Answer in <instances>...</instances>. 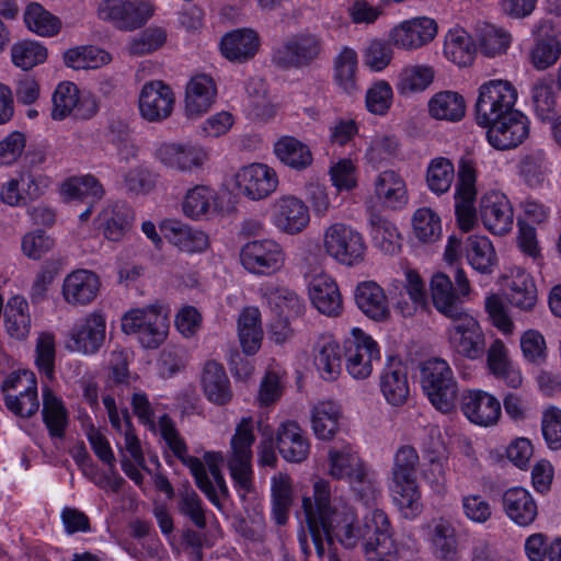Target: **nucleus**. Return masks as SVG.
Masks as SVG:
<instances>
[{
  "mask_svg": "<svg viewBox=\"0 0 561 561\" xmlns=\"http://www.w3.org/2000/svg\"><path fill=\"white\" fill-rule=\"evenodd\" d=\"M312 502L325 524H330L331 535L344 548L353 549L363 540L366 554L378 549L389 553L393 549L390 522L383 511L374 510L359 524L353 506L342 500L332 501L330 482L323 479L313 484Z\"/></svg>",
  "mask_w": 561,
  "mask_h": 561,
  "instance_id": "1",
  "label": "nucleus"
},
{
  "mask_svg": "<svg viewBox=\"0 0 561 561\" xmlns=\"http://www.w3.org/2000/svg\"><path fill=\"white\" fill-rule=\"evenodd\" d=\"M254 421L251 416L242 417L236 426L230 440L227 466L234 488L241 499L253 489L252 471V445L255 442Z\"/></svg>",
  "mask_w": 561,
  "mask_h": 561,
  "instance_id": "2",
  "label": "nucleus"
},
{
  "mask_svg": "<svg viewBox=\"0 0 561 561\" xmlns=\"http://www.w3.org/2000/svg\"><path fill=\"white\" fill-rule=\"evenodd\" d=\"M420 383L424 394L438 411L451 412L456 405L458 385L449 364L432 357L419 365Z\"/></svg>",
  "mask_w": 561,
  "mask_h": 561,
  "instance_id": "3",
  "label": "nucleus"
},
{
  "mask_svg": "<svg viewBox=\"0 0 561 561\" xmlns=\"http://www.w3.org/2000/svg\"><path fill=\"white\" fill-rule=\"evenodd\" d=\"M122 330L126 334H136L145 348H158L169 332L168 314L159 305L133 309L122 318Z\"/></svg>",
  "mask_w": 561,
  "mask_h": 561,
  "instance_id": "4",
  "label": "nucleus"
},
{
  "mask_svg": "<svg viewBox=\"0 0 561 561\" xmlns=\"http://www.w3.org/2000/svg\"><path fill=\"white\" fill-rule=\"evenodd\" d=\"M323 45L318 34L297 33L273 48L272 64L280 70L310 67L321 58Z\"/></svg>",
  "mask_w": 561,
  "mask_h": 561,
  "instance_id": "5",
  "label": "nucleus"
},
{
  "mask_svg": "<svg viewBox=\"0 0 561 561\" xmlns=\"http://www.w3.org/2000/svg\"><path fill=\"white\" fill-rule=\"evenodd\" d=\"M323 248L329 256L347 266L360 263L366 251L362 233L342 222L332 224L324 230Z\"/></svg>",
  "mask_w": 561,
  "mask_h": 561,
  "instance_id": "6",
  "label": "nucleus"
},
{
  "mask_svg": "<svg viewBox=\"0 0 561 561\" xmlns=\"http://www.w3.org/2000/svg\"><path fill=\"white\" fill-rule=\"evenodd\" d=\"M153 4L146 0H102L98 18L123 31L141 27L153 14Z\"/></svg>",
  "mask_w": 561,
  "mask_h": 561,
  "instance_id": "7",
  "label": "nucleus"
},
{
  "mask_svg": "<svg viewBox=\"0 0 561 561\" xmlns=\"http://www.w3.org/2000/svg\"><path fill=\"white\" fill-rule=\"evenodd\" d=\"M344 358L347 373L355 379H366L374 362L380 360L378 344L363 330L354 328L344 340Z\"/></svg>",
  "mask_w": 561,
  "mask_h": 561,
  "instance_id": "8",
  "label": "nucleus"
},
{
  "mask_svg": "<svg viewBox=\"0 0 561 561\" xmlns=\"http://www.w3.org/2000/svg\"><path fill=\"white\" fill-rule=\"evenodd\" d=\"M447 329L450 347L459 355L478 359L485 352V337L479 322L467 311L449 318Z\"/></svg>",
  "mask_w": 561,
  "mask_h": 561,
  "instance_id": "9",
  "label": "nucleus"
},
{
  "mask_svg": "<svg viewBox=\"0 0 561 561\" xmlns=\"http://www.w3.org/2000/svg\"><path fill=\"white\" fill-rule=\"evenodd\" d=\"M477 197L476 171L470 161L461 159L458 168V181L455 192V214L458 227L468 232L476 226L478 214L474 206Z\"/></svg>",
  "mask_w": 561,
  "mask_h": 561,
  "instance_id": "10",
  "label": "nucleus"
},
{
  "mask_svg": "<svg viewBox=\"0 0 561 561\" xmlns=\"http://www.w3.org/2000/svg\"><path fill=\"white\" fill-rule=\"evenodd\" d=\"M240 261L250 273L271 275L283 267L285 253L282 245L272 239L254 240L242 247Z\"/></svg>",
  "mask_w": 561,
  "mask_h": 561,
  "instance_id": "11",
  "label": "nucleus"
},
{
  "mask_svg": "<svg viewBox=\"0 0 561 561\" xmlns=\"http://www.w3.org/2000/svg\"><path fill=\"white\" fill-rule=\"evenodd\" d=\"M156 157L167 168L183 173L203 169L209 159L208 151L203 146L191 141L162 144L157 149Z\"/></svg>",
  "mask_w": 561,
  "mask_h": 561,
  "instance_id": "12",
  "label": "nucleus"
},
{
  "mask_svg": "<svg viewBox=\"0 0 561 561\" xmlns=\"http://www.w3.org/2000/svg\"><path fill=\"white\" fill-rule=\"evenodd\" d=\"M502 295L516 308L529 311L537 302L533 277L522 267H510L496 280Z\"/></svg>",
  "mask_w": 561,
  "mask_h": 561,
  "instance_id": "13",
  "label": "nucleus"
},
{
  "mask_svg": "<svg viewBox=\"0 0 561 561\" xmlns=\"http://www.w3.org/2000/svg\"><path fill=\"white\" fill-rule=\"evenodd\" d=\"M105 329L104 317L93 312L73 324L66 347L83 355L96 354L104 343Z\"/></svg>",
  "mask_w": 561,
  "mask_h": 561,
  "instance_id": "14",
  "label": "nucleus"
},
{
  "mask_svg": "<svg viewBox=\"0 0 561 561\" xmlns=\"http://www.w3.org/2000/svg\"><path fill=\"white\" fill-rule=\"evenodd\" d=\"M239 192L252 201L271 195L278 185L275 171L263 163H252L241 168L236 174Z\"/></svg>",
  "mask_w": 561,
  "mask_h": 561,
  "instance_id": "15",
  "label": "nucleus"
},
{
  "mask_svg": "<svg viewBox=\"0 0 561 561\" xmlns=\"http://www.w3.org/2000/svg\"><path fill=\"white\" fill-rule=\"evenodd\" d=\"M272 220L280 231L297 234L309 225L310 214L302 199L294 195H284L273 204Z\"/></svg>",
  "mask_w": 561,
  "mask_h": 561,
  "instance_id": "16",
  "label": "nucleus"
},
{
  "mask_svg": "<svg viewBox=\"0 0 561 561\" xmlns=\"http://www.w3.org/2000/svg\"><path fill=\"white\" fill-rule=\"evenodd\" d=\"M174 102V93L164 82H147L139 95L140 114L148 122H161L171 115Z\"/></svg>",
  "mask_w": 561,
  "mask_h": 561,
  "instance_id": "17",
  "label": "nucleus"
},
{
  "mask_svg": "<svg viewBox=\"0 0 561 561\" xmlns=\"http://www.w3.org/2000/svg\"><path fill=\"white\" fill-rule=\"evenodd\" d=\"M528 121L519 111H508L493 117V148L510 150L528 136Z\"/></svg>",
  "mask_w": 561,
  "mask_h": 561,
  "instance_id": "18",
  "label": "nucleus"
},
{
  "mask_svg": "<svg viewBox=\"0 0 561 561\" xmlns=\"http://www.w3.org/2000/svg\"><path fill=\"white\" fill-rule=\"evenodd\" d=\"M535 44L529 51L530 64L537 70H546L553 66L561 56V42L548 20H541L533 30Z\"/></svg>",
  "mask_w": 561,
  "mask_h": 561,
  "instance_id": "19",
  "label": "nucleus"
},
{
  "mask_svg": "<svg viewBox=\"0 0 561 561\" xmlns=\"http://www.w3.org/2000/svg\"><path fill=\"white\" fill-rule=\"evenodd\" d=\"M312 306L322 314L337 317L342 313V296L335 280L328 274L312 276L308 285Z\"/></svg>",
  "mask_w": 561,
  "mask_h": 561,
  "instance_id": "20",
  "label": "nucleus"
},
{
  "mask_svg": "<svg viewBox=\"0 0 561 561\" xmlns=\"http://www.w3.org/2000/svg\"><path fill=\"white\" fill-rule=\"evenodd\" d=\"M436 33V22L424 16L404 21L391 31L390 38L397 47L415 49L431 42Z\"/></svg>",
  "mask_w": 561,
  "mask_h": 561,
  "instance_id": "21",
  "label": "nucleus"
},
{
  "mask_svg": "<svg viewBox=\"0 0 561 561\" xmlns=\"http://www.w3.org/2000/svg\"><path fill=\"white\" fill-rule=\"evenodd\" d=\"M101 282L89 270H77L66 276L62 284V297L69 305L87 306L98 296Z\"/></svg>",
  "mask_w": 561,
  "mask_h": 561,
  "instance_id": "22",
  "label": "nucleus"
},
{
  "mask_svg": "<svg viewBox=\"0 0 561 561\" xmlns=\"http://www.w3.org/2000/svg\"><path fill=\"white\" fill-rule=\"evenodd\" d=\"M260 44V36L254 30L237 28L221 37L220 51L228 60L243 64L256 55Z\"/></svg>",
  "mask_w": 561,
  "mask_h": 561,
  "instance_id": "23",
  "label": "nucleus"
},
{
  "mask_svg": "<svg viewBox=\"0 0 561 561\" xmlns=\"http://www.w3.org/2000/svg\"><path fill=\"white\" fill-rule=\"evenodd\" d=\"M502 507L506 516L516 525L527 527L538 516V506L528 490L513 486L502 494Z\"/></svg>",
  "mask_w": 561,
  "mask_h": 561,
  "instance_id": "24",
  "label": "nucleus"
},
{
  "mask_svg": "<svg viewBox=\"0 0 561 561\" xmlns=\"http://www.w3.org/2000/svg\"><path fill=\"white\" fill-rule=\"evenodd\" d=\"M217 95L214 79L207 75H197L186 84L185 114L191 118L199 117L209 111Z\"/></svg>",
  "mask_w": 561,
  "mask_h": 561,
  "instance_id": "25",
  "label": "nucleus"
},
{
  "mask_svg": "<svg viewBox=\"0 0 561 561\" xmlns=\"http://www.w3.org/2000/svg\"><path fill=\"white\" fill-rule=\"evenodd\" d=\"M368 465L348 443L332 446L328 451V473L335 480L348 481Z\"/></svg>",
  "mask_w": 561,
  "mask_h": 561,
  "instance_id": "26",
  "label": "nucleus"
},
{
  "mask_svg": "<svg viewBox=\"0 0 561 561\" xmlns=\"http://www.w3.org/2000/svg\"><path fill=\"white\" fill-rule=\"evenodd\" d=\"M375 196L379 203L389 209L399 210L409 202L405 181L393 170L379 173L374 183Z\"/></svg>",
  "mask_w": 561,
  "mask_h": 561,
  "instance_id": "27",
  "label": "nucleus"
},
{
  "mask_svg": "<svg viewBox=\"0 0 561 561\" xmlns=\"http://www.w3.org/2000/svg\"><path fill=\"white\" fill-rule=\"evenodd\" d=\"M391 499L405 519H414L423 510L416 478H390Z\"/></svg>",
  "mask_w": 561,
  "mask_h": 561,
  "instance_id": "28",
  "label": "nucleus"
},
{
  "mask_svg": "<svg viewBox=\"0 0 561 561\" xmlns=\"http://www.w3.org/2000/svg\"><path fill=\"white\" fill-rule=\"evenodd\" d=\"M277 448L286 461L301 462L309 455L310 444L298 423L287 421L277 430Z\"/></svg>",
  "mask_w": 561,
  "mask_h": 561,
  "instance_id": "29",
  "label": "nucleus"
},
{
  "mask_svg": "<svg viewBox=\"0 0 561 561\" xmlns=\"http://www.w3.org/2000/svg\"><path fill=\"white\" fill-rule=\"evenodd\" d=\"M201 382L204 394L214 404L226 405L233 397L230 380L221 364L207 360L204 365Z\"/></svg>",
  "mask_w": 561,
  "mask_h": 561,
  "instance_id": "30",
  "label": "nucleus"
},
{
  "mask_svg": "<svg viewBox=\"0 0 561 561\" xmlns=\"http://www.w3.org/2000/svg\"><path fill=\"white\" fill-rule=\"evenodd\" d=\"M162 231L173 245L186 253L204 252L210 244L207 233L180 221L164 224Z\"/></svg>",
  "mask_w": 561,
  "mask_h": 561,
  "instance_id": "31",
  "label": "nucleus"
},
{
  "mask_svg": "<svg viewBox=\"0 0 561 561\" xmlns=\"http://www.w3.org/2000/svg\"><path fill=\"white\" fill-rule=\"evenodd\" d=\"M380 390L387 402L403 405L410 394L407 368L400 362H391L380 376Z\"/></svg>",
  "mask_w": 561,
  "mask_h": 561,
  "instance_id": "32",
  "label": "nucleus"
},
{
  "mask_svg": "<svg viewBox=\"0 0 561 561\" xmlns=\"http://www.w3.org/2000/svg\"><path fill=\"white\" fill-rule=\"evenodd\" d=\"M357 307L375 321L386 320L390 316L387 296L383 289L375 282H363L355 290Z\"/></svg>",
  "mask_w": 561,
  "mask_h": 561,
  "instance_id": "33",
  "label": "nucleus"
},
{
  "mask_svg": "<svg viewBox=\"0 0 561 561\" xmlns=\"http://www.w3.org/2000/svg\"><path fill=\"white\" fill-rule=\"evenodd\" d=\"M313 363L323 380H335L342 370L341 352L331 335H321L313 346Z\"/></svg>",
  "mask_w": 561,
  "mask_h": 561,
  "instance_id": "34",
  "label": "nucleus"
},
{
  "mask_svg": "<svg viewBox=\"0 0 561 561\" xmlns=\"http://www.w3.org/2000/svg\"><path fill=\"white\" fill-rule=\"evenodd\" d=\"M431 291L435 308L446 318L449 319L466 311L460 294L456 291L446 274L437 273L432 277Z\"/></svg>",
  "mask_w": 561,
  "mask_h": 561,
  "instance_id": "35",
  "label": "nucleus"
},
{
  "mask_svg": "<svg viewBox=\"0 0 561 561\" xmlns=\"http://www.w3.org/2000/svg\"><path fill=\"white\" fill-rule=\"evenodd\" d=\"M274 153L286 167L301 172L313 163L309 146L293 136H283L274 144Z\"/></svg>",
  "mask_w": 561,
  "mask_h": 561,
  "instance_id": "36",
  "label": "nucleus"
},
{
  "mask_svg": "<svg viewBox=\"0 0 561 561\" xmlns=\"http://www.w3.org/2000/svg\"><path fill=\"white\" fill-rule=\"evenodd\" d=\"M428 113L435 119L460 122L466 115L465 98L457 91H439L430 99Z\"/></svg>",
  "mask_w": 561,
  "mask_h": 561,
  "instance_id": "37",
  "label": "nucleus"
},
{
  "mask_svg": "<svg viewBox=\"0 0 561 561\" xmlns=\"http://www.w3.org/2000/svg\"><path fill=\"white\" fill-rule=\"evenodd\" d=\"M518 175L530 188L542 187L550 173L549 163L542 149H530L523 153L517 164Z\"/></svg>",
  "mask_w": 561,
  "mask_h": 561,
  "instance_id": "38",
  "label": "nucleus"
},
{
  "mask_svg": "<svg viewBox=\"0 0 561 561\" xmlns=\"http://www.w3.org/2000/svg\"><path fill=\"white\" fill-rule=\"evenodd\" d=\"M333 79L346 93L353 94L358 87V56L351 47H343L333 59Z\"/></svg>",
  "mask_w": 561,
  "mask_h": 561,
  "instance_id": "39",
  "label": "nucleus"
},
{
  "mask_svg": "<svg viewBox=\"0 0 561 561\" xmlns=\"http://www.w3.org/2000/svg\"><path fill=\"white\" fill-rule=\"evenodd\" d=\"M272 516L277 525H285L294 502L291 478L284 472L274 474L271 479Z\"/></svg>",
  "mask_w": 561,
  "mask_h": 561,
  "instance_id": "40",
  "label": "nucleus"
},
{
  "mask_svg": "<svg viewBox=\"0 0 561 561\" xmlns=\"http://www.w3.org/2000/svg\"><path fill=\"white\" fill-rule=\"evenodd\" d=\"M61 193L69 202L99 203L104 196V188L95 176L87 174L67 180Z\"/></svg>",
  "mask_w": 561,
  "mask_h": 561,
  "instance_id": "41",
  "label": "nucleus"
},
{
  "mask_svg": "<svg viewBox=\"0 0 561 561\" xmlns=\"http://www.w3.org/2000/svg\"><path fill=\"white\" fill-rule=\"evenodd\" d=\"M444 54L448 60L457 66L468 67L474 60L477 47L471 35L465 30L455 28L449 31L446 36Z\"/></svg>",
  "mask_w": 561,
  "mask_h": 561,
  "instance_id": "42",
  "label": "nucleus"
},
{
  "mask_svg": "<svg viewBox=\"0 0 561 561\" xmlns=\"http://www.w3.org/2000/svg\"><path fill=\"white\" fill-rule=\"evenodd\" d=\"M341 419L340 405L331 400L318 402L311 412V424L314 435L319 439L333 438L339 430Z\"/></svg>",
  "mask_w": 561,
  "mask_h": 561,
  "instance_id": "43",
  "label": "nucleus"
},
{
  "mask_svg": "<svg viewBox=\"0 0 561 561\" xmlns=\"http://www.w3.org/2000/svg\"><path fill=\"white\" fill-rule=\"evenodd\" d=\"M43 422L51 438H62L68 425V412L62 401L49 388L43 390Z\"/></svg>",
  "mask_w": 561,
  "mask_h": 561,
  "instance_id": "44",
  "label": "nucleus"
},
{
  "mask_svg": "<svg viewBox=\"0 0 561 561\" xmlns=\"http://www.w3.org/2000/svg\"><path fill=\"white\" fill-rule=\"evenodd\" d=\"M4 323L10 336L22 340L27 336L31 329L28 304L23 296L11 297L4 309Z\"/></svg>",
  "mask_w": 561,
  "mask_h": 561,
  "instance_id": "45",
  "label": "nucleus"
},
{
  "mask_svg": "<svg viewBox=\"0 0 561 561\" xmlns=\"http://www.w3.org/2000/svg\"><path fill=\"white\" fill-rule=\"evenodd\" d=\"M460 409L466 417L477 425L491 424V394L481 390L463 391L460 398Z\"/></svg>",
  "mask_w": 561,
  "mask_h": 561,
  "instance_id": "46",
  "label": "nucleus"
},
{
  "mask_svg": "<svg viewBox=\"0 0 561 561\" xmlns=\"http://www.w3.org/2000/svg\"><path fill=\"white\" fill-rule=\"evenodd\" d=\"M431 542L434 554L447 561H454L457 558V538L454 526L444 518L433 520L431 531Z\"/></svg>",
  "mask_w": 561,
  "mask_h": 561,
  "instance_id": "47",
  "label": "nucleus"
},
{
  "mask_svg": "<svg viewBox=\"0 0 561 561\" xmlns=\"http://www.w3.org/2000/svg\"><path fill=\"white\" fill-rule=\"evenodd\" d=\"M405 285L404 294L409 296L410 301L401 294V299L396 302V309L403 317H412L419 307H424L426 302L425 285L420 274L412 268L404 271Z\"/></svg>",
  "mask_w": 561,
  "mask_h": 561,
  "instance_id": "48",
  "label": "nucleus"
},
{
  "mask_svg": "<svg viewBox=\"0 0 561 561\" xmlns=\"http://www.w3.org/2000/svg\"><path fill=\"white\" fill-rule=\"evenodd\" d=\"M302 508L317 554L322 558L325 553L324 540L329 546H333L335 540L329 530L331 529L330 524H325L310 497L302 499Z\"/></svg>",
  "mask_w": 561,
  "mask_h": 561,
  "instance_id": "49",
  "label": "nucleus"
},
{
  "mask_svg": "<svg viewBox=\"0 0 561 561\" xmlns=\"http://www.w3.org/2000/svg\"><path fill=\"white\" fill-rule=\"evenodd\" d=\"M493 376L502 379L508 387L518 388L522 386L520 370L510 358L508 350L499 339L493 340Z\"/></svg>",
  "mask_w": 561,
  "mask_h": 561,
  "instance_id": "50",
  "label": "nucleus"
},
{
  "mask_svg": "<svg viewBox=\"0 0 561 561\" xmlns=\"http://www.w3.org/2000/svg\"><path fill=\"white\" fill-rule=\"evenodd\" d=\"M217 195L216 192L208 186L197 185L190 190L182 203L183 213L193 219L215 210Z\"/></svg>",
  "mask_w": 561,
  "mask_h": 561,
  "instance_id": "51",
  "label": "nucleus"
},
{
  "mask_svg": "<svg viewBox=\"0 0 561 561\" xmlns=\"http://www.w3.org/2000/svg\"><path fill=\"white\" fill-rule=\"evenodd\" d=\"M24 22L30 31L41 36H54L61 27L60 20L37 2L27 5Z\"/></svg>",
  "mask_w": 561,
  "mask_h": 561,
  "instance_id": "52",
  "label": "nucleus"
},
{
  "mask_svg": "<svg viewBox=\"0 0 561 561\" xmlns=\"http://www.w3.org/2000/svg\"><path fill=\"white\" fill-rule=\"evenodd\" d=\"M454 179L455 168L449 159L437 157L431 160L426 170V184L431 192L437 195L448 192Z\"/></svg>",
  "mask_w": 561,
  "mask_h": 561,
  "instance_id": "53",
  "label": "nucleus"
},
{
  "mask_svg": "<svg viewBox=\"0 0 561 561\" xmlns=\"http://www.w3.org/2000/svg\"><path fill=\"white\" fill-rule=\"evenodd\" d=\"M370 236L374 243L386 253H394L399 248L397 227L380 215L373 214L369 218Z\"/></svg>",
  "mask_w": 561,
  "mask_h": 561,
  "instance_id": "54",
  "label": "nucleus"
},
{
  "mask_svg": "<svg viewBox=\"0 0 561 561\" xmlns=\"http://www.w3.org/2000/svg\"><path fill=\"white\" fill-rule=\"evenodd\" d=\"M412 225L415 237L424 243H433L440 238V218L428 207L419 208L414 213Z\"/></svg>",
  "mask_w": 561,
  "mask_h": 561,
  "instance_id": "55",
  "label": "nucleus"
},
{
  "mask_svg": "<svg viewBox=\"0 0 561 561\" xmlns=\"http://www.w3.org/2000/svg\"><path fill=\"white\" fill-rule=\"evenodd\" d=\"M178 510L187 517L197 528L207 526L205 508L198 494L190 485H184L178 493Z\"/></svg>",
  "mask_w": 561,
  "mask_h": 561,
  "instance_id": "56",
  "label": "nucleus"
},
{
  "mask_svg": "<svg viewBox=\"0 0 561 561\" xmlns=\"http://www.w3.org/2000/svg\"><path fill=\"white\" fill-rule=\"evenodd\" d=\"M467 260L481 275L491 273V241L484 236H471L467 242Z\"/></svg>",
  "mask_w": 561,
  "mask_h": 561,
  "instance_id": "57",
  "label": "nucleus"
},
{
  "mask_svg": "<svg viewBox=\"0 0 561 561\" xmlns=\"http://www.w3.org/2000/svg\"><path fill=\"white\" fill-rule=\"evenodd\" d=\"M11 58L16 67L28 70L46 60L47 49L39 43L22 41L12 46Z\"/></svg>",
  "mask_w": 561,
  "mask_h": 561,
  "instance_id": "58",
  "label": "nucleus"
},
{
  "mask_svg": "<svg viewBox=\"0 0 561 561\" xmlns=\"http://www.w3.org/2000/svg\"><path fill=\"white\" fill-rule=\"evenodd\" d=\"M346 482L356 500L365 506H371L376 503L380 491L369 466Z\"/></svg>",
  "mask_w": 561,
  "mask_h": 561,
  "instance_id": "59",
  "label": "nucleus"
},
{
  "mask_svg": "<svg viewBox=\"0 0 561 561\" xmlns=\"http://www.w3.org/2000/svg\"><path fill=\"white\" fill-rule=\"evenodd\" d=\"M51 117L55 121L66 118L79 101V90L72 82H61L53 93Z\"/></svg>",
  "mask_w": 561,
  "mask_h": 561,
  "instance_id": "60",
  "label": "nucleus"
},
{
  "mask_svg": "<svg viewBox=\"0 0 561 561\" xmlns=\"http://www.w3.org/2000/svg\"><path fill=\"white\" fill-rule=\"evenodd\" d=\"M1 391L7 396L20 397L36 396L37 394V380L34 373L30 370L13 371L8 375L1 385Z\"/></svg>",
  "mask_w": 561,
  "mask_h": 561,
  "instance_id": "61",
  "label": "nucleus"
},
{
  "mask_svg": "<svg viewBox=\"0 0 561 561\" xmlns=\"http://www.w3.org/2000/svg\"><path fill=\"white\" fill-rule=\"evenodd\" d=\"M553 85L554 80L552 78H542L533 85L531 99L534 107L541 119L548 118L557 105Z\"/></svg>",
  "mask_w": 561,
  "mask_h": 561,
  "instance_id": "62",
  "label": "nucleus"
},
{
  "mask_svg": "<svg viewBox=\"0 0 561 561\" xmlns=\"http://www.w3.org/2000/svg\"><path fill=\"white\" fill-rule=\"evenodd\" d=\"M134 219L133 210L124 203H116L111 210V217L105 221L104 236L111 241H119L130 228Z\"/></svg>",
  "mask_w": 561,
  "mask_h": 561,
  "instance_id": "63",
  "label": "nucleus"
},
{
  "mask_svg": "<svg viewBox=\"0 0 561 561\" xmlns=\"http://www.w3.org/2000/svg\"><path fill=\"white\" fill-rule=\"evenodd\" d=\"M263 296L270 304H275L279 312L287 310L291 316H298L305 308L297 294L288 288L266 285L263 288Z\"/></svg>",
  "mask_w": 561,
  "mask_h": 561,
  "instance_id": "64",
  "label": "nucleus"
}]
</instances>
